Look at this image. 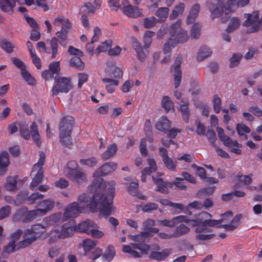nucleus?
Returning <instances> with one entry per match:
<instances>
[{
	"mask_svg": "<svg viewBox=\"0 0 262 262\" xmlns=\"http://www.w3.org/2000/svg\"><path fill=\"white\" fill-rule=\"evenodd\" d=\"M252 176V174L244 176L239 172L237 174V178L238 179V180L241 183L247 185L252 183L253 181Z\"/></svg>",
	"mask_w": 262,
	"mask_h": 262,
	"instance_id": "obj_43",
	"label": "nucleus"
},
{
	"mask_svg": "<svg viewBox=\"0 0 262 262\" xmlns=\"http://www.w3.org/2000/svg\"><path fill=\"white\" fill-rule=\"evenodd\" d=\"M148 167L143 169V172H149L152 173L158 170V166L156 162L154 159L148 158L147 160Z\"/></svg>",
	"mask_w": 262,
	"mask_h": 262,
	"instance_id": "obj_35",
	"label": "nucleus"
},
{
	"mask_svg": "<svg viewBox=\"0 0 262 262\" xmlns=\"http://www.w3.org/2000/svg\"><path fill=\"white\" fill-rule=\"evenodd\" d=\"M225 0H208L207 6L211 12V18H219L223 13Z\"/></svg>",
	"mask_w": 262,
	"mask_h": 262,
	"instance_id": "obj_7",
	"label": "nucleus"
},
{
	"mask_svg": "<svg viewBox=\"0 0 262 262\" xmlns=\"http://www.w3.org/2000/svg\"><path fill=\"white\" fill-rule=\"evenodd\" d=\"M112 44V41L111 40H105L97 47L96 49V53L99 54L101 52L106 51L108 48L111 47Z\"/></svg>",
	"mask_w": 262,
	"mask_h": 262,
	"instance_id": "obj_54",
	"label": "nucleus"
},
{
	"mask_svg": "<svg viewBox=\"0 0 262 262\" xmlns=\"http://www.w3.org/2000/svg\"><path fill=\"white\" fill-rule=\"evenodd\" d=\"M182 60V56L181 55H179L177 57L174 63V85L176 89H177L180 86L182 80V71L180 66Z\"/></svg>",
	"mask_w": 262,
	"mask_h": 262,
	"instance_id": "obj_10",
	"label": "nucleus"
},
{
	"mask_svg": "<svg viewBox=\"0 0 262 262\" xmlns=\"http://www.w3.org/2000/svg\"><path fill=\"white\" fill-rule=\"evenodd\" d=\"M201 26L199 24H194L191 30L190 36L192 38H198L200 35Z\"/></svg>",
	"mask_w": 262,
	"mask_h": 262,
	"instance_id": "obj_58",
	"label": "nucleus"
},
{
	"mask_svg": "<svg viewBox=\"0 0 262 262\" xmlns=\"http://www.w3.org/2000/svg\"><path fill=\"white\" fill-rule=\"evenodd\" d=\"M56 84L52 90L53 97L59 93H67L72 88L70 79L68 78L60 77L56 80Z\"/></svg>",
	"mask_w": 262,
	"mask_h": 262,
	"instance_id": "obj_6",
	"label": "nucleus"
},
{
	"mask_svg": "<svg viewBox=\"0 0 262 262\" xmlns=\"http://www.w3.org/2000/svg\"><path fill=\"white\" fill-rule=\"evenodd\" d=\"M30 133L34 142L38 146H40L41 144V142L38 130V125L35 121L33 122L30 125Z\"/></svg>",
	"mask_w": 262,
	"mask_h": 262,
	"instance_id": "obj_24",
	"label": "nucleus"
},
{
	"mask_svg": "<svg viewBox=\"0 0 262 262\" xmlns=\"http://www.w3.org/2000/svg\"><path fill=\"white\" fill-rule=\"evenodd\" d=\"M6 189L7 190L12 191L16 188V180L14 178L10 177L7 180V182L6 184Z\"/></svg>",
	"mask_w": 262,
	"mask_h": 262,
	"instance_id": "obj_62",
	"label": "nucleus"
},
{
	"mask_svg": "<svg viewBox=\"0 0 262 262\" xmlns=\"http://www.w3.org/2000/svg\"><path fill=\"white\" fill-rule=\"evenodd\" d=\"M39 214L37 210H31L29 211L25 216L22 219L23 223H29L35 219Z\"/></svg>",
	"mask_w": 262,
	"mask_h": 262,
	"instance_id": "obj_49",
	"label": "nucleus"
},
{
	"mask_svg": "<svg viewBox=\"0 0 262 262\" xmlns=\"http://www.w3.org/2000/svg\"><path fill=\"white\" fill-rule=\"evenodd\" d=\"M176 42L171 38L168 39L167 41L164 44L163 47V52L167 53L170 52L172 48L174 47Z\"/></svg>",
	"mask_w": 262,
	"mask_h": 262,
	"instance_id": "obj_61",
	"label": "nucleus"
},
{
	"mask_svg": "<svg viewBox=\"0 0 262 262\" xmlns=\"http://www.w3.org/2000/svg\"><path fill=\"white\" fill-rule=\"evenodd\" d=\"M240 24V20L237 17H234L230 20L227 29L226 31L228 33L231 32L237 29Z\"/></svg>",
	"mask_w": 262,
	"mask_h": 262,
	"instance_id": "obj_38",
	"label": "nucleus"
},
{
	"mask_svg": "<svg viewBox=\"0 0 262 262\" xmlns=\"http://www.w3.org/2000/svg\"><path fill=\"white\" fill-rule=\"evenodd\" d=\"M200 10V6L198 4H196L192 6L187 18L186 21L187 24H191L194 22L198 16Z\"/></svg>",
	"mask_w": 262,
	"mask_h": 262,
	"instance_id": "obj_28",
	"label": "nucleus"
},
{
	"mask_svg": "<svg viewBox=\"0 0 262 262\" xmlns=\"http://www.w3.org/2000/svg\"><path fill=\"white\" fill-rule=\"evenodd\" d=\"M159 202L163 205L169 206L181 210L184 209V206L182 204L173 203L167 199H161L159 200Z\"/></svg>",
	"mask_w": 262,
	"mask_h": 262,
	"instance_id": "obj_53",
	"label": "nucleus"
},
{
	"mask_svg": "<svg viewBox=\"0 0 262 262\" xmlns=\"http://www.w3.org/2000/svg\"><path fill=\"white\" fill-rule=\"evenodd\" d=\"M152 179L154 183L157 185L155 188L156 191L164 194L168 193L169 190L168 188H166L165 182L162 178L152 176Z\"/></svg>",
	"mask_w": 262,
	"mask_h": 262,
	"instance_id": "obj_22",
	"label": "nucleus"
},
{
	"mask_svg": "<svg viewBox=\"0 0 262 262\" xmlns=\"http://www.w3.org/2000/svg\"><path fill=\"white\" fill-rule=\"evenodd\" d=\"M51 48L52 50V57L54 58L56 57L58 52V39L56 37H53L50 41Z\"/></svg>",
	"mask_w": 262,
	"mask_h": 262,
	"instance_id": "obj_55",
	"label": "nucleus"
},
{
	"mask_svg": "<svg viewBox=\"0 0 262 262\" xmlns=\"http://www.w3.org/2000/svg\"><path fill=\"white\" fill-rule=\"evenodd\" d=\"M75 231V228L68 224H65L62 226V229L59 234L60 238H65L72 236Z\"/></svg>",
	"mask_w": 262,
	"mask_h": 262,
	"instance_id": "obj_27",
	"label": "nucleus"
},
{
	"mask_svg": "<svg viewBox=\"0 0 262 262\" xmlns=\"http://www.w3.org/2000/svg\"><path fill=\"white\" fill-rule=\"evenodd\" d=\"M134 47L138 58L143 61L146 58V55L143 51L141 44L138 41L134 42Z\"/></svg>",
	"mask_w": 262,
	"mask_h": 262,
	"instance_id": "obj_42",
	"label": "nucleus"
},
{
	"mask_svg": "<svg viewBox=\"0 0 262 262\" xmlns=\"http://www.w3.org/2000/svg\"><path fill=\"white\" fill-rule=\"evenodd\" d=\"M23 236L24 239L20 241L17 244V250L27 247L36 240L35 236H32L30 234H26V230H25Z\"/></svg>",
	"mask_w": 262,
	"mask_h": 262,
	"instance_id": "obj_18",
	"label": "nucleus"
},
{
	"mask_svg": "<svg viewBox=\"0 0 262 262\" xmlns=\"http://www.w3.org/2000/svg\"><path fill=\"white\" fill-rule=\"evenodd\" d=\"M171 249H165L162 252L152 251L149 255V258L158 261L165 260L171 252Z\"/></svg>",
	"mask_w": 262,
	"mask_h": 262,
	"instance_id": "obj_19",
	"label": "nucleus"
},
{
	"mask_svg": "<svg viewBox=\"0 0 262 262\" xmlns=\"http://www.w3.org/2000/svg\"><path fill=\"white\" fill-rule=\"evenodd\" d=\"M44 195L38 192H35L32 193L31 195L26 199V201L29 204H32L34 203L37 200L41 199L43 198Z\"/></svg>",
	"mask_w": 262,
	"mask_h": 262,
	"instance_id": "obj_64",
	"label": "nucleus"
},
{
	"mask_svg": "<svg viewBox=\"0 0 262 262\" xmlns=\"http://www.w3.org/2000/svg\"><path fill=\"white\" fill-rule=\"evenodd\" d=\"M159 154L166 168L172 171H176L178 163L169 157L168 150L164 147H160Z\"/></svg>",
	"mask_w": 262,
	"mask_h": 262,
	"instance_id": "obj_9",
	"label": "nucleus"
},
{
	"mask_svg": "<svg viewBox=\"0 0 262 262\" xmlns=\"http://www.w3.org/2000/svg\"><path fill=\"white\" fill-rule=\"evenodd\" d=\"M125 3L126 2L124 1L122 3L124 5L123 12L126 16L130 18H137L143 16L142 9H140L137 7H133L130 4L125 6Z\"/></svg>",
	"mask_w": 262,
	"mask_h": 262,
	"instance_id": "obj_12",
	"label": "nucleus"
},
{
	"mask_svg": "<svg viewBox=\"0 0 262 262\" xmlns=\"http://www.w3.org/2000/svg\"><path fill=\"white\" fill-rule=\"evenodd\" d=\"M190 231L189 227L184 224H181L175 228L173 232L174 237L178 238L187 235L190 232Z\"/></svg>",
	"mask_w": 262,
	"mask_h": 262,
	"instance_id": "obj_25",
	"label": "nucleus"
},
{
	"mask_svg": "<svg viewBox=\"0 0 262 262\" xmlns=\"http://www.w3.org/2000/svg\"><path fill=\"white\" fill-rule=\"evenodd\" d=\"M54 205L55 202L52 200H43L38 204V208L36 210L39 214L45 215L47 212L51 210L54 208Z\"/></svg>",
	"mask_w": 262,
	"mask_h": 262,
	"instance_id": "obj_15",
	"label": "nucleus"
},
{
	"mask_svg": "<svg viewBox=\"0 0 262 262\" xmlns=\"http://www.w3.org/2000/svg\"><path fill=\"white\" fill-rule=\"evenodd\" d=\"M70 64L72 67L79 70L83 69L84 67V64L80 58V56L73 57L70 59Z\"/></svg>",
	"mask_w": 262,
	"mask_h": 262,
	"instance_id": "obj_34",
	"label": "nucleus"
},
{
	"mask_svg": "<svg viewBox=\"0 0 262 262\" xmlns=\"http://www.w3.org/2000/svg\"><path fill=\"white\" fill-rule=\"evenodd\" d=\"M115 254L116 252L114 247L112 245H109L105 251V253L103 255V257H104L108 261H110L113 259Z\"/></svg>",
	"mask_w": 262,
	"mask_h": 262,
	"instance_id": "obj_45",
	"label": "nucleus"
},
{
	"mask_svg": "<svg viewBox=\"0 0 262 262\" xmlns=\"http://www.w3.org/2000/svg\"><path fill=\"white\" fill-rule=\"evenodd\" d=\"M9 164V155L7 151H3L0 154V167L5 169Z\"/></svg>",
	"mask_w": 262,
	"mask_h": 262,
	"instance_id": "obj_46",
	"label": "nucleus"
},
{
	"mask_svg": "<svg viewBox=\"0 0 262 262\" xmlns=\"http://www.w3.org/2000/svg\"><path fill=\"white\" fill-rule=\"evenodd\" d=\"M19 131L21 136L26 140H28L30 138V134L27 125L21 124L19 126Z\"/></svg>",
	"mask_w": 262,
	"mask_h": 262,
	"instance_id": "obj_60",
	"label": "nucleus"
},
{
	"mask_svg": "<svg viewBox=\"0 0 262 262\" xmlns=\"http://www.w3.org/2000/svg\"><path fill=\"white\" fill-rule=\"evenodd\" d=\"M21 75L24 80L30 85H33L35 84V80L26 70L21 72Z\"/></svg>",
	"mask_w": 262,
	"mask_h": 262,
	"instance_id": "obj_59",
	"label": "nucleus"
},
{
	"mask_svg": "<svg viewBox=\"0 0 262 262\" xmlns=\"http://www.w3.org/2000/svg\"><path fill=\"white\" fill-rule=\"evenodd\" d=\"M161 106L167 112L174 109V104L170 98L167 96L163 97L161 101Z\"/></svg>",
	"mask_w": 262,
	"mask_h": 262,
	"instance_id": "obj_33",
	"label": "nucleus"
},
{
	"mask_svg": "<svg viewBox=\"0 0 262 262\" xmlns=\"http://www.w3.org/2000/svg\"><path fill=\"white\" fill-rule=\"evenodd\" d=\"M212 52L210 48L206 46H201L198 51L196 59L201 62L210 57Z\"/></svg>",
	"mask_w": 262,
	"mask_h": 262,
	"instance_id": "obj_21",
	"label": "nucleus"
},
{
	"mask_svg": "<svg viewBox=\"0 0 262 262\" xmlns=\"http://www.w3.org/2000/svg\"><path fill=\"white\" fill-rule=\"evenodd\" d=\"M82 245L84 250L85 252V255H86V253L92 249L97 244L92 239H85L83 241Z\"/></svg>",
	"mask_w": 262,
	"mask_h": 262,
	"instance_id": "obj_48",
	"label": "nucleus"
},
{
	"mask_svg": "<svg viewBox=\"0 0 262 262\" xmlns=\"http://www.w3.org/2000/svg\"><path fill=\"white\" fill-rule=\"evenodd\" d=\"M243 55L240 53H234L230 59V67L233 68L238 65Z\"/></svg>",
	"mask_w": 262,
	"mask_h": 262,
	"instance_id": "obj_47",
	"label": "nucleus"
},
{
	"mask_svg": "<svg viewBox=\"0 0 262 262\" xmlns=\"http://www.w3.org/2000/svg\"><path fill=\"white\" fill-rule=\"evenodd\" d=\"M74 125V120L71 116H66L60 119L59 124V141L64 146H69L72 144L71 133Z\"/></svg>",
	"mask_w": 262,
	"mask_h": 262,
	"instance_id": "obj_2",
	"label": "nucleus"
},
{
	"mask_svg": "<svg viewBox=\"0 0 262 262\" xmlns=\"http://www.w3.org/2000/svg\"><path fill=\"white\" fill-rule=\"evenodd\" d=\"M82 210H83V207H80L77 202H73L66 208L63 217L66 220L75 217L82 212Z\"/></svg>",
	"mask_w": 262,
	"mask_h": 262,
	"instance_id": "obj_8",
	"label": "nucleus"
},
{
	"mask_svg": "<svg viewBox=\"0 0 262 262\" xmlns=\"http://www.w3.org/2000/svg\"><path fill=\"white\" fill-rule=\"evenodd\" d=\"M26 230V234H30L32 236H35L36 239L45 232V227L41 224L34 225L31 229Z\"/></svg>",
	"mask_w": 262,
	"mask_h": 262,
	"instance_id": "obj_23",
	"label": "nucleus"
},
{
	"mask_svg": "<svg viewBox=\"0 0 262 262\" xmlns=\"http://www.w3.org/2000/svg\"><path fill=\"white\" fill-rule=\"evenodd\" d=\"M246 20L243 25L246 27L251 26L247 30V33H252L257 32L260 29V21L259 19L258 12L254 11L252 14H244Z\"/></svg>",
	"mask_w": 262,
	"mask_h": 262,
	"instance_id": "obj_5",
	"label": "nucleus"
},
{
	"mask_svg": "<svg viewBox=\"0 0 262 262\" xmlns=\"http://www.w3.org/2000/svg\"><path fill=\"white\" fill-rule=\"evenodd\" d=\"M170 126L171 121L165 116H162L156 124V128L164 133L168 131Z\"/></svg>",
	"mask_w": 262,
	"mask_h": 262,
	"instance_id": "obj_17",
	"label": "nucleus"
},
{
	"mask_svg": "<svg viewBox=\"0 0 262 262\" xmlns=\"http://www.w3.org/2000/svg\"><path fill=\"white\" fill-rule=\"evenodd\" d=\"M98 226L94 221L90 220L82 222L78 224L77 230L80 232H85L90 234L92 228H97Z\"/></svg>",
	"mask_w": 262,
	"mask_h": 262,
	"instance_id": "obj_16",
	"label": "nucleus"
},
{
	"mask_svg": "<svg viewBox=\"0 0 262 262\" xmlns=\"http://www.w3.org/2000/svg\"><path fill=\"white\" fill-rule=\"evenodd\" d=\"M17 250V245L14 241H10L5 246L3 250V254H9Z\"/></svg>",
	"mask_w": 262,
	"mask_h": 262,
	"instance_id": "obj_36",
	"label": "nucleus"
},
{
	"mask_svg": "<svg viewBox=\"0 0 262 262\" xmlns=\"http://www.w3.org/2000/svg\"><path fill=\"white\" fill-rule=\"evenodd\" d=\"M189 102L184 100H181L180 105V111L181 112L182 117L184 121L187 123L189 121L190 116V110L189 108Z\"/></svg>",
	"mask_w": 262,
	"mask_h": 262,
	"instance_id": "obj_26",
	"label": "nucleus"
},
{
	"mask_svg": "<svg viewBox=\"0 0 262 262\" xmlns=\"http://www.w3.org/2000/svg\"><path fill=\"white\" fill-rule=\"evenodd\" d=\"M0 47L7 53H11L15 46L5 39H2L0 40Z\"/></svg>",
	"mask_w": 262,
	"mask_h": 262,
	"instance_id": "obj_37",
	"label": "nucleus"
},
{
	"mask_svg": "<svg viewBox=\"0 0 262 262\" xmlns=\"http://www.w3.org/2000/svg\"><path fill=\"white\" fill-rule=\"evenodd\" d=\"M105 73L108 75H113L114 78H120L123 76V71L119 67L116 66L114 61H107Z\"/></svg>",
	"mask_w": 262,
	"mask_h": 262,
	"instance_id": "obj_14",
	"label": "nucleus"
},
{
	"mask_svg": "<svg viewBox=\"0 0 262 262\" xmlns=\"http://www.w3.org/2000/svg\"><path fill=\"white\" fill-rule=\"evenodd\" d=\"M117 167V164L114 162H107L104 163L100 168L97 169L93 173L94 177L105 176L113 171Z\"/></svg>",
	"mask_w": 262,
	"mask_h": 262,
	"instance_id": "obj_11",
	"label": "nucleus"
},
{
	"mask_svg": "<svg viewBox=\"0 0 262 262\" xmlns=\"http://www.w3.org/2000/svg\"><path fill=\"white\" fill-rule=\"evenodd\" d=\"M117 150V146L115 143L110 145L107 147L106 150L101 155L102 159L103 160H108L115 155Z\"/></svg>",
	"mask_w": 262,
	"mask_h": 262,
	"instance_id": "obj_29",
	"label": "nucleus"
},
{
	"mask_svg": "<svg viewBox=\"0 0 262 262\" xmlns=\"http://www.w3.org/2000/svg\"><path fill=\"white\" fill-rule=\"evenodd\" d=\"M174 37H175L174 41L176 43H183L187 41L189 38L187 32L183 29L178 33Z\"/></svg>",
	"mask_w": 262,
	"mask_h": 262,
	"instance_id": "obj_41",
	"label": "nucleus"
},
{
	"mask_svg": "<svg viewBox=\"0 0 262 262\" xmlns=\"http://www.w3.org/2000/svg\"><path fill=\"white\" fill-rule=\"evenodd\" d=\"M113 195L104 194L103 192L97 191L92 197L90 203V209L92 212L99 211L100 214L107 217L112 213Z\"/></svg>",
	"mask_w": 262,
	"mask_h": 262,
	"instance_id": "obj_1",
	"label": "nucleus"
},
{
	"mask_svg": "<svg viewBox=\"0 0 262 262\" xmlns=\"http://www.w3.org/2000/svg\"><path fill=\"white\" fill-rule=\"evenodd\" d=\"M169 9L168 8L161 7L157 10L156 15L160 21H164L167 17Z\"/></svg>",
	"mask_w": 262,
	"mask_h": 262,
	"instance_id": "obj_39",
	"label": "nucleus"
},
{
	"mask_svg": "<svg viewBox=\"0 0 262 262\" xmlns=\"http://www.w3.org/2000/svg\"><path fill=\"white\" fill-rule=\"evenodd\" d=\"M185 8V4L183 3H180L178 5L174 7L173 10L172 11L170 15V18L173 19L176 18L180 14H181L184 12Z\"/></svg>",
	"mask_w": 262,
	"mask_h": 262,
	"instance_id": "obj_31",
	"label": "nucleus"
},
{
	"mask_svg": "<svg viewBox=\"0 0 262 262\" xmlns=\"http://www.w3.org/2000/svg\"><path fill=\"white\" fill-rule=\"evenodd\" d=\"M78 201L82 205L81 207H83L84 208L85 206H89L90 208L89 204L92 201V198L90 199L85 193H83L78 197Z\"/></svg>",
	"mask_w": 262,
	"mask_h": 262,
	"instance_id": "obj_52",
	"label": "nucleus"
},
{
	"mask_svg": "<svg viewBox=\"0 0 262 262\" xmlns=\"http://www.w3.org/2000/svg\"><path fill=\"white\" fill-rule=\"evenodd\" d=\"M158 208V205L155 203H147L143 205L142 210L144 212L150 213Z\"/></svg>",
	"mask_w": 262,
	"mask_h": 262,
	"instance_id": "obj_57",
	"label": "nucleus"
},
{
	"mask_svg": "<svg viewBox=\"0 0 262 262\" xmlns=\"http://www.w3.org/2000/svg\"><path fill=\"white\" fill-rule=\"evenodd\" d=\"M138 183L133 182L130 183L127 189L130 194L136 196L138 194Z\"/></svg>",
	"mask_w": 262,
	"mask_h": 262,
	"instance_id": "obj_56",
	"label": "nucleus"
},
{
	"mask_svg": "<svg viewBox=\"0 0 262 262\" xmlns=\"http://www.w3.org/2000/svg\"><path fill=\"white\" fill-rule=\"evenodd\" d=\"M39 156L40 158L38 162L34 165L32 171V173L36 171L30 186V189L32 190H36L35 188L41 183L43 178V169L42 166L45 161V155L43 152H40Z\"/></svg>",
	"mask_w": 262,
	"mask_h": 262,
	"instance_id": "obj_3",
	"label": "nucleus"
},
{
	"mask_svg": "<svg viewBox=\"0 0 262 262\" xmlns=\"http://www.w3.org/2000/svg\"><path fill=\"white\" fill-rule=\"evenodd\" d=\"M102 81L108 83L105 88L110 93H113L115 91V87L119 84V82L117 80L110 78H103Z\"/></svg>",
	"mask_w": 262,
	"mask_h": 262,
	"instance_id": "obj_32",
	"label": "nucleus"
},
{
	"mask_svg": "<svg viewBox=\"0 0 262 262\" xmlns=\"http://www.w3.org/2000/svg\"><path fill=\"white\" fill-rule=\"evenodd\" d=\"M132 248L133 247L131 246V245H123L122 251L124 253L131 254L134 257L136 258L141 257L142 255L144 254L142 253V251H140L139 253L135 250H133Z\"/></svg>",
	"mask_w": 262,
	"mask_h": 262,
	"instance_id": "obj_44",
	"label": "nucleus"
},
{
	"mask_svg": "<svg viewBox=\"0 0 262 262\" xmlns=\"http://www.w3.org/2000/svg\"><path fill=\"white\" fill-rule=\"evenodd\" d=\"M237 132L239 136H245L247 137V135L244 133H249L250 132V128L244 124L237 123L236 125Z\"/></svg>",
	"mask_w": 262,
	"mask_h": 262,
	"instance_id": "obj_50",
	"label": "nucleus"
},
{
	"mask_svg": "<svg viewBox=\"0 0 262 262\" xmlns=\"http://www.w3.org/2000/svg\"><path fill=\"white\" fill-rule=\"evenodd\" d=\"M68 33V30L63 29V27H62L60 31L56 33V35L59 39V43L63 47H65L67 44Z\"/></svg>",
	"mask_w": 262,
	"mask_h": 262,
	"instance_id": "obj_30",
	"label": "nucleus"
},
{
	"mask_svg": "<svg viewBox=\"0 0 262 262\" xmlns=\"http://www.w3.org/2000/svg\"><path fill=\"white\" fill-rule=\"evenodd\" d=\"M182 29L181 27V21L177 20L174 24L170 26L169 32L172 37H174Z\"/></svg>",
	"mask_w": 262,
	"mask_h": 262,
	"instance_id": "obj_40",
	"label": "nucleus"
},
{
	"mask_svg": "<svg viewBox=\"0 0 262 262\" xmlns=\"http://www.w3.org/2000/svg\"><path fill=\"white\" fill-rule=\"evenodd\" d=\"M157 23V19L154 16L144 18L143 26L145 28H151L154 27Z\"/></svg>",
	"mask_w": 262,
	"mask_h": 262,
	"instance_id": "obj_51",
	"label": "nucleus"
},
{
	"mask_svg": "<svg viewBox=\"0 0 262 262\" xmlns=\"http://www.w3.org/2000/svg\"><path fill=\"white\" fill-rule=\"evenodd\" d=\"M17 0H0V8L5 12H13V8L16 6Z\"/></svg>",
	"mask_w": 262,
	"mask_h": 262,
	"instance_id": "obj_20",
	"label": "nucleus"
},
{
	"mask_svg": "<svg viewBox=\"0 0 262 262\" xmlns=\"http://www.w3.org/2000/svg\"><path fill=\"white\" fill-rule=\"evenodd\" d=\"M213 108L216 113H219L221 110V99L217 95L213 96Z\"/></svg>",
	"mask_w": 262,
	"mask_h": 262,
	"instance_id": "obj_63",
	"label": "nucleus"
},
{
	"mask_svg": "<svg viewBox=\"0 0 262 262\" xmlns=\"http://www.w3.org/2000/svg\"><path fill=\"white\" fill-rule=\"evenodd\" d=\"M66 175L72 181L77 183L85 181L86 179L85 174L82 171L75 168H69Z\"/></svg>",
	"mask_w": 262,
	"mask_h": 262,
	"instance_id": "obj_13",
	"label": "nucleus"
},
{
	"mask_svg": "<svg viewBox=\"0 0 262 262\" xmlns=\"http://www.w3.org/2000/svg\"><path fill=\"white\" fill-rule=\"evenodd\" d=\"M152 236L149 232H143L140 234L131 235V239L137 243H131L130 245L134 249H138L142 251V254H147L150 249L149 245L144 243L146 239Z\"/></svg>",
	"mask_w": 262,
	"mask_h": 262,
	"instance_id": "obj_4",
	"label": "nucleus"
}]
</instances>
